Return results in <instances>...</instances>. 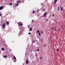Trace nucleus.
Listing matches in <instances>:
<instances>
[{
    "label": "nucleus",
    "mask_w": 65,
    "mask_h": 65,
    "mask_svg": "<svg viewBox=\"0 0 65 65\" xmlns=\"http://www.w3.org/2000/svg\"><path fill=\"white\" fill-rule=\"evenodd\" d=\"M12 3H10V4L9 5L10 6H11L12 5Z\"/></svg>",
    "instance_id": "4468645a"
},
{
    "label": "nucleus",
    "mask_w": 65,
    "mask_h": 65,
    "mask_svg": "<svg viewBox=\"0 0 65 65\" xmlns=\"http://www.w3.org/2000/svg\"><path fill=\"white\" fill-rule=\"evenodd\" d=\"M42 59V57H40V59Z\"/></svg>",
    "instance_id": "473e14b6"
},
{
    "label": "nucleus",
    "mask_w": 65,
    "mask_h": 65,
    "mask_svg": "<svg viewBox=\"0 0 65 65\" xmlns=\"http://www.w3.org/2000/svg\"><path fill=\"white\" fill-rule=\"evenodd\" d=\"M34 21V20H32L31 21V23H32V22H33Z\"/></svg>",
    "instance_id": "a878e982"
},
{
    "label": "nucleus",
    "mask_w": 65,
    "mask_h": 65,
    "mask_svg": "<svg viewBox=\"0 0 65 65\" xmlns=\"http://www.w3.org/2000/svg\"><path fill=\"white\" fill-rule=\"evenodd\" d=\"M29 30L30 31H32V28L30 27L29 29Z\"/></svg>",
    "instance_id": "0eeeda50"
},
{
    "label": "nucleus",
    "mask_w": 65,
    "mask_h": 65,
    "mask_svg": "<svg viewBox=\"0 0 65 65\" xmlns=\"http://www.w3.org/2000/svg\"><path fill=\"white\" fill-rule=\"evenodd\" d=\"M3 8V6H1L0 7V10H2V9Z\"/></svg>",
    "instance_id": "20e7f679"
},
{
    "label": "nucleus",
    "mask_w": 65,
    "mask_h": 65,
    "mask_svg": "<svg viewBox=\"0 0 65 65\" xmlns=\"http://www.w3.org/2000/svg\"><path fill=\"white\" fill-rule=\"evenodd\" d=\"M2 25L3 26V28H4V27H5V23H3V24H2Z\"/></svg>",
    "instance_id": "f03ea898"
},
{
    "label": "nucleus",
    "mask_w": 65,
    "mask_h": 65,
    "mask_svg": "<svg viewBox=\"0 0 65 65\" xmlns=\"http://www.w3.org/2000/svg\"><path fill=\"white\" fill-rule=\"evenodd\" d=\"M52 16H53V17H54V14H53V15H52Z\"/></svg>",
    "instance_id": "b1692460"
},
{
    "label": "nucleus",
    "mask_w": 65,
    "mask_h": 65,
    "mask_svg": "<svg viewBox=\"0 0 65 65\" xmlns=\"http://www.w3.org/2000/svg\"><path fill=\"white\" fill-rule=\"evenodd\" d=\"M38 35L39 36H41V35H40V33H39V32H38Z\"/></svg>",
    "instance_id": "ddd939ff"
},
{
    "label": "nucleus",
    "mask_w": 65,
    "mask_h": 65,
    "mask_svg": "<svg viewBox=\"0 0 65 65\" xmlns=\"http://www.w3.org/2000/svg\"><path fill=\"white\" fill-rule=\"evenodd\" d=\"M31 34V33H30V32H29L28 33V34L29 35H30V34Z\"/></svg>",
    "instance_id": "412c9836"
},
{
    "label": "nucleus",
    "mask_w": 65,
    "mask_h": 65,
    "mask_svg": "<svg viewBox=\"0 0 65 65\" xmlns=\"http://www.w3.org/2000/svg\"><path fill=\"white\" fill-rule=\"evenodd\" d=\"M56 28L55 29V31H56Z\"/></svg>",
    "instance_id": "bb28decb"
},
{
    "label": "nucleus",
    "mask_w": 65,
    "mask_h": 65,
    "mask_svg": "<svg viewBox=\"0 0 65 65\" xmlns=\"http://www.w3.org/2000/svg\"><path fill=\"white\" fill-rule=\"evenodd\" d=\"M18 25H20V26H22L23 25V24L21 22L18 23Z\"/></svg>",
    "instance_id": "f257e3e1"
},
{
    "label": "nucleus",
    "mask_w": 65,
    "mask_h": 65,
    "mask_svg": "<svg viewBox=\"0 0 65 65\" xmlns=\"http://www.w3.org/2000/svg\"><path fill=\"white\" fill-rule=\"evenodd\" d=\"M57 0H55L54 2V3H57Z\"/></svg>",
    "instance_id": "1a4fd4ad"
},
{
    "label": "nucleus",
    "mask_w": 65,
    "mask_h": 65,
    "mask_svg": "<svg viewBox=\"0 0 65 65\" xmlns=\"http://www.w3.org/2000/svg\"><path fill=\"white\" fill-rule=\"evenodd\" d=\"M60 9L61 10V11H63V9L61 7H60Z\"/></svg>",
    "instance_id": "423d86ee"
},
{
    "label": "nucleus",
    "mask_w": 65,
    "mask_h": 65,
    "mask_svg": "<svg viewBox=\"0 0 65 65\" xmlns=\"http://www.w3.org/2000/svg\"><path fill=\"white\" fill-rule=\"evenodd\" d=\"M13 58L14 59V60H15V59H16V57H15V56H13Z\"/></svg>",
    "instance_id": "2eb2a0df"
},
{
    "label": "nucleus",
    "mask_w": 65,
    "mask_h": 65,
    "mask_svg": "<svg viewBox=\"0 0 65 65\" xmlns=\"http://www.w3.org/2000/svg\"><path fill=\"white\" fill-rule=\"evenodd\" d=\"M36 55V56L37 57V55Z\"/></svg>",
    "instance_id": "f704fd0d"
},
{
    "label": "nucleus",
    "mask_w": 65,
    "mask_h": 65,
    "mask_svg": "<svg viewBox=\"0 0 65 65\" xmlns=\"http://www.w3.org/2000/svg\"><path fill=\"white\" fill-rule=\"evenodd\" d=\"M7 57V55H5L4 56H3V57L5 58H6Z\"/></svg>",
    "instance_id": "39448f33"
},
{
    "label": "nucleus",
    "mask_w": 65,
    "mask_h": 65,
    "mask_svg": "<svg viewBox=\"0 0 65 65\" xmlns=\"http://www.w3.org/2000/svg\"><path fill=\"white\" fill-rule=\"evenodd\" d=\"M38 10H37V12H38Z\"/></svg>",
    "instance_id": "c85d7f7f"
},
{
    "label": "nucleus",
    "mask_w": 65,
    "mask_h": 65,
    "mask_svg": "<svg viewBox=\"0 0 65 65\" xmlns=\"http://www.w3.org/2000/svg\"><path fill=\"white\" fill-rule=\"evenodd\" d=\"M2 50L3 51H4V49L3 48H2Z\"/></svg>",
    "instance_id": "9d476101"
},
{
    "label": "nucleus",
    "mask_w": 65,
    "mask_h": 65,
    "mask_svg": "<svg viewBox=\"0 0 65 65\" xmlns=\"http://www.w3.org/2000/svg\"><path fill=\"white\" fill-rule=\"evenodd\" d=\"M28 60H27L26 61V64H28Z\"/></svg>",
    "instance_id": "6e6552de"
},
{
    "label": "nucleus",
    "mask_w": 65,
    "mask_h": 65,
    "mask_svg": "<svg viewBox=\"0 0 65 65\" xmlns=\"http://www.w3.org/2000/svg\"><path fill=\"white\" fill-rule=\"evenodd\" d=\"M39 32V30H38L37 31V33H38V32Z\"/></svg>",
    "instance_id": "aec40b11"
},
{
    "label": "nucleus",
    "mask_w": 65,
    "mask_h": 65,
    "mask_svg": "<svg viewBox=\"0 0 65 65\" xmlns=\"http://www.w3.org/2000/svg\"><path fill=\"white\" fill-rule=\"evenodd\" d=\"M21 2V1H18L17 2V3H20Z\"/></svg>",
    "instance_id": "dca6fc26"
},
{
    "label": "nucleus",
    "mask_w": 65,
    "mask_h": 65,
    "mask_svg": "<svg viewBox=\"0 0 65 65\" xmlns=\"http://www.w3.org/2000/svg\"><path fill=\"white\" fill-rule=\"evenodd\" d=\"M52 30H54V27H53V28H52Z\"/></svg>",
    "instance_id": "4be33fe9"
},
{
    "label": "nucleus",
    "mask_w": 65,
    "mask_h": 65,
    "mask_svg": "<svg viewBox=\"0 0 65 65\" xmlns=\"http://www.w3.org/2000/svg\"><path fill=\"white\" fill-rule=\"evenodd\" d=\"M39 49H37L36 50V51H38V52H39Z\"/></svg>",
    "instance_id": "f3484780"
},
{
    "label": "nucleus",
    "mask_w": 65,
    "mask_h": 65,
    "mask_svg": "<svg viewBox=\"0 0 65 65\" xmlns=\"http://www.w3.org/2000/svg\"><path fill=\"white\" fill-rule=\"evenodd\" d=\"M43 11H45V9H43Z\"/></svg>",
    "instance_id": "393cba45"
},
{
    "label": "nucleus",
    "mask_w": 65,
    "mask_h": 65,
    "mask_svg": "<svg viewBox=\"0 0 65 65\" xmlns=\"http://www.w3.org/2000/svg\"><path fill=\"white\" fill-rule=\"evenodd\" d=\"M7 25H9V22L8 21H7Z\"/></svg>",
    "instance_id": "f8f14e48"
},
{
    "label": "nucleus",
    "mask_w": 65,
    "mask_h": 65,
    "mask_svg": "<svg viewBox=\"0 0 65 65\" xmlns=\"http://www.w3.org/2000/svg\"><path fill=\"white\" fill-rule=\"evenodd\" d=\"M33 13H35V12L34 11H33L32 12Z\"/></svg>",
    "instance_id": "a211bd4d"
},
{
    "label": "nucleus",
    "mask_w": 65,
    "mask_h": 65,
    "mask_svg": "<svg viewBox=\"0 0 65 65\" xmlns=\"http://www.w3.org/2000/svg\"><path fill=\"white\" fill-rule=\"evenodd\" d=\"M46 21H47V19Z\"/></svg>",
    "instance_id": "c9c22d12"
},
{
    "label": "nucleus",
    "mask_w": 65,
    "mask_h": 65,
    "mask_svg": "<svg viewBox=\"0 0 65 65\" xmlns=\"http://www.w3.org/2000/svg\"><path fill=\"white\" fill-rule=\"evenodd\" d=\"M45 45H46L45 44L44 45V47H45Z\"/></svg>",
    "instance_id": "7c9ffc66"
},
{
    "label": "nucleus",
    "mask_w": 65,
    "mask_h": 65,
    "mask_svg": "<svg viewBox=\"0 0 65 65\" xmlns=\"http://www.w3.org/2000/svg\"><path fill=\"white\" fill-rule=\"evenodd\" d=\"M1 15V14H0V17Z\"/></svg>",
    "instance_id": "72a5a7b5"
},
{
    "label": "nucleus",
    "mask_w": 65,
    "mask_h": 65,
    "mask_svg": "<svg viewBox=\"0 0 65 65\" xmlns=\"http://www.w3.org/2000/svg\"><path fill=\"white\" fill-rule=\"evenodd\" d=\"M58 10H59V6L58 7Z\"/></svg>",
    "instance_id": "6ab92c4d"
},
{
    "label": "nucleus",
    "mask_w": 65,
    "mask_h": 65,
    "mask_svg": "<svg viewBox=\"0 0 65 65\" xmlns=\"http://www.w3.org/2000/svg\"><path fill=\"white\" fill-rule=\"evenodd\" d=\"M46 14H47V13L46 12L44 14L43 17H45V16L46 15Z\"/></svg>",
    "instance_id": "7ed1b4c3"
},
{
    "label": "nucleus",
    "mask_w": 65,
    "mask_h": 65,
    "mask_svg": "<svg viewBox=\"0 0 65 65\" xmlns=\"http://www.w3.org/2000/svg\"><path fill=\"white\" fill-rule=\"evenodd\" d=\"M56 20H57V19H56V23H57V21H56Z\"/></svg>",
    "instance_id": "2f4dec72"
},
{
    "label": "nucleus",
    "mask_w": 65,
    "mask_h": 65,
    "mask_svg": "<svg viewBox=\"0 0 65 65\" xmlns=\"http://www.w3.org/2000/svg\"><path fill=\"white\" fill-rule=\"evenodd\" d=\"M57 51L58 52V51H59V49H57Z\"/></svg>",
    "instance_id": "5701e85b"
},
{
    "label": "nucleus",
    "mask_w": 65,
    "mask_h": 65,
    "mask_svg": "<svg viewBox=\"0 0 65 65\" xmlns=\"http://www.w3.org/2000/svg\"><path fill=\"white\" fill-rule=\"evenodd\" d=\"M35 42V40H34L33 41V42Z\"/></svg>",
    "instance_id": "cd10ccee"
},
{
    "label": "nucleus",
    "mask_w": 65,
    "mask_h": 65,
    "mask_svg": "<svg viewBox=\"0 0 65 65\" xmlns=\"http://www.w3.org/2000/svg\"><path fill=\"white\" fill-rule=\"evenodd\" d=\"M41 33H42V34L43 33V31H41Z\"/></svg>",
    "instance_id": "c756f323"
},
{
    "label": "nucleus",
    "mask_w": 65,
    "mask_h": 65,
    "mask_svg": "<svg viewBox=\"0 0 65 65\" xmlns=\"http://www.w3.org/2000/svg\"><path fill=\"white\" fill-rule=\"evenodd\" d=\"M19 5V4L18 3L16 4V6H18Z\"/></svg>",
    "instance_id": "9b49d317"
}]
</instances>
